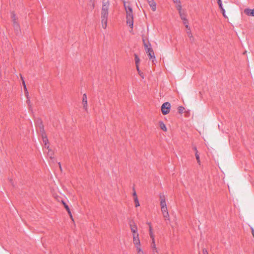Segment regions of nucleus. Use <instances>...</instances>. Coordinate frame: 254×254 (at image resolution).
Returning a JSON list of instances; mask_svg holds the SVG:
<instances>
[{"instance_id": "16", "label": "nucleus", "mask_w": 254, "mask_h": 254, "mask_svg": "<svg viewBox=\"0 0 254 254\" xmlns=\"http://www.w3.org/2000/svg\"><path fill=\"white\" fill-rule=\"evenodd\" d=\"M148 56L150 58V59H152V63H154V61L155 60V57L154 56V52H152L151 53H149L147 54Z\"/></svg>"}, {"instance_id": "22", "label": "nucleus", "mask_w": 254, "mask_h": 254, "mask_svg": "<svg viewBox=\"0 0 254 254\" xmlns=\"http://www.w3.org/2000/svg\"><path fill=\"white\" fill-rule=\"evenodd\" d=\"M178 112L180 113H182L183 112L184 110H185V108L182 106H179L178 108Z\"/></svg>"}, {"instance_id": "8", "label": "nucleus", "mask_w": 254, "mask_h": 254, "mask_svg": "<svg viewBox=\"0 0 254 254\" xmlns=\"http://www.w3.org/2000/svg\"><path fill=\"white\" fill-rule=\"evenodd\" d=\"M244 13L248 15L254 16V8L253 9L246 8L244 10Z\"/></svg>"}, {"instance_id": "32", "label": "nucleus", "mask_w": 254, "mask_h": 254, "mask_svg": "<svg viewBox=\"0 0 254 254\" xmlns=\"http://www.w3.org/2000/svg\"><path fill=\"white\" fill-rule=\"evenodd\" d=\"M138 246H136V249L138 251V252L139 253L140 252H141V249L138 247Z\"/></svg>"}, {"instance_id": "33", "label": "nucleus", "mask_w": 254, "mask_h": 254, "mask_svg": "<svg viewBox=\"0 0 254 254\" xmlns=\"http://www.w3.org/2000/svg\"><path fill=\"white\" fill-rule=\"evenodd\" d=\"M203 254H208L207 251L205 249H203Z\"/></svg>"}, {"instance_id": "34", "label": "nucleus", "mask_w": 254, "mask_h": 254, "mask_svg": "<svg viewBox=\"0 0 254 254\" xmlns=\"http://www.w3.org/2000/svg\"><path fill=\"white\" fill-rule=\"evenodd\" d=\"M67 211L68 214L70 216V217H72V215H71V213L70 209H69V210H67Z\"/></svg>"}, {"instance_id": "4", "label": "nucleus", "mask_w": 254, "mask_h": 254, "mask_svg": "<svg viewBox=\"0 0 254 254\" xmlns=\"http://www.w3.org/2000/svg\"><path fill=\"white\" fill-rule=\"evenodd\" d=\"M147 2H148L150 7H151L152 10L153 11H155L156 10V4L155 2L154 1V0H147Z\"/></svg>"}, {"instance_id": "20", "label": "nucleus", "mask_w": 254, "mask_h": 254, "mask_svg": "<svg viewBox=\"0 0 254 254\" xmlns=\"http://www.w3.org/2000/svg\"><path fill=\"white\" fill-rule=\"evenodd\" d=\"M11 17L12 19V22L16 21V17L15 14L12 12L11 13Z\"/></svg>"}, {"instance_id": "5", "label": "nucleus", "mask_w": 254, "mask_h": 254, "mask_svg": "<svg viewBox=\"0 0 254 254\" xmlns=\"http://www.w3.org/2000/svg\"><path fill=\"white\" fill-rule=\"evenodd\" d=\"M133 235V243L136 246H139L140 245V240L138 238V234H132Z\"/></svg>"}, {"instance_id": "6", "label": "nucleus", "mask_w": 254, "mask_h": 254, "mask_svg": "<svg viewBox=\"0 0 254 254\" xmlns=\"http://www.w3.org/2000/svg\"><path fill=\"white\" fill-rule=\"evenodd\" d=\"M13 26L14 29V31L17 35L19 34L20 32V29L19 24L17 23V21H15L13 22Z\"/></svg>"}, {"instance_id": "38", "label": "nucleus", "mask_w": 254, "mask_h": 254, "mask_svg": "<svg viewBox=\"0 0 254 254\" xmlns=\"http://www.w3.org/2000/svg\"><path fill=\"white\" fill-rule=\"evenodd\" d=\"M27 103H28V104L30 103V100L29 99L27 100Z\"/></svg>"}, {"instance_id": "40", "label": "nucleus", "mask_w": 254, "mask_h": 254, "mask_svg": "<svg viewBox=\"0 0 254 254\" xmlns=\"http://www.w3.org/2000/svg\"><path fill=\"white\" fill-rule=\"evenodd\" d=\"M139 254H141L139 253Z\"/></svg>"}, {"instance_id": "23", "label": "nucleus", "mask_w": 254, "mask_h": 254, "mask_svg": "<svg viewBox=\"0 0 254 254\" xmlns=\"http://www.w3.org/2000/svg\"><path fill=\"white\" fill-rule=\"evenodd\" d=\"M183 23L185 25V26L187 28H190L188 25V21L187 19H186L185 21H183Z\"/></svg>"}, {"instance_id": "10", "label": "nucleus", "mask_w": 254, "mask_h": 254, "mask_svg": "<svg viewBox=\"0 0 254 254\" xmlns=\"http://www.w3.org/2000/svg\"><path fill=\"white\" fill-rule=\"evenodd\" d=\"M178 9L179 10V15L182 20H183V21H185L186 19H187L186 18V15L185 13L182 12L181 7L180 6H179V8H178Z\"/></svg>"}, {"instance_id": "12", "label": "nucleus", "mask_w": 254, "mask_h": 254, "mask_svg": "<svg viewBox=\"0 0 254 254\" xmlns=\"http://www.w3.org/2000/svg\"><path fill=\"white\" fill-rule=\"evenodd\" d=\"M129 225H130V227L131 231L132 233H133V234H138L137 233V227H136V226L135 225H133L131 223H130Z\"/></svg>"}, {"instance_id": "9", "label": "nucleus", "mask_w": 254, "mask_h": 254, "mask_svg": "<svg viewBox=\"0 0 254 254\" xmlns=\"http://www.w3.org/2000/svg\"><path fill=\"white\" fill-rule=\"evenodd\" d=\"M82 102L83 104V108L87 110V98L86 94H84L82 97Z\"/></svg>"}, {"instance_id": "14", "label": "nucleus", "mask_w": 254, "mask_h": 254, "mask_svg": "<svg viewBox=\"0 0 254 254\" xmlns=\"http://www.w3.org/2000/svg\"><path fill=\"white\" fill-rule=\"evenodd\" d=\"M151 248L152 250V252L153 254H155V253H158V251L156 247L155 242H152L151 244Z\"/></svg>"}, {"instance_id": "19", "label": "nucleus", "mask_w": 254, "mask_h": 254, "mask_svg": "<svg viewBox=\"0 0 254 254\" xmlns=\"http://www.w3.org/2000/svg\"><path fill=\"white\" fill-rule=\"evenodd\" d=\"M135 64H136V65L137 69L138 70H139V68H138L137 64H138V63L139 62V58L137 57V56L136 55H135Z\"/></svg>"}, {"instance_id": "35", "label": "nucleus", "mask_w": 254, "mask_h": 254, "mask_svg": "<svg viewBox=\"0 0 254 254\" xmlns=\"http://www.w3.org/2000/svg\"><path fill=\"white\" fill-rule=\"evenodd\" d=\"M252 233L253 236L254 237V230L253 228L252 229Z\"/></svg>"}, {"instance_id": "29", "label": "nucleus", "mask_w": 254, "mask_h": 254, "mask_svg": "<svg viewBox=\"0 0 254 254\" xmlns=\"http://www.w3.org/2000/svg\"><path fill=\"white\" fill-rule=\"evenodd\" d=\"M218 5H219V7L221 8V9L223 11V15H224L225 10L224 9V8L222 7V3H219V4H218Z\"/></svg>"}, {"instance_id": "17", "label": "nucleus", "mask_w": 254, "mask_h": 254, "mask_svg": "<svg viewBox=\"0 0 254 254\" xmlns=\"http://www.w3.org/2000/svg\"><path fill=\"white\" fill-rule=\"evenodd\" d=\"M144 47L147 54L151 53L153 51L151 47H148V45L145 43L144 44Z\"/></svg>"}, {"instance_id": "36", "label": "nucleus", "mask_w": 254, "mask_h": 254, "mask_svg": "<svg viewBox=\"0 0 254 254\" xmlns=\"http://www.w3.org/2000/svg\"><path fill=\"white\" fill-rule=\"evenodd\" d=\"M218 4H219V3H222L221 0H218Z\"/></svg>"}, {"instance_id": "39", "label": "nucleus", "mask_w": 254, "mask_h": 254, "mask_svg": "<svg viewBox=\"0 0 254 254\" xmlns=\"http://www.w3.org/2000/svg\"><path fill=\"white\" fill-rule=\"evenodd\" d=\"M194 149H195V150H196V148L195 147H194Z\"/></svg>"}, {"instance_id": "28", "label": "nucleus", "mask_w": 254, "mask_h": 254, "mask_svg": "<svg viewBox=\"0 0 254 254\" xmlns=\"http://www.w3.org/2000/svg\"><path fill=\"white\" fill-rule=\"evenodd\" d=\"M63 203L65 207V208L66 209V210L67 211V210H69V208L68 207V206L64 202V201H63Z\"/></svg>"}, {"instance_id": "21", "label": "nucleus", "mask_w": 254, "mask_h": 254, "mask_svg": "<svg viewBox=\"0 0 254 254\" xmlns=\"http://www.w3.org/2000/svg\"><path fill=\"white\" fill-rule=\"evenodd\" d=\"M134 202H135V207H138L139 206V201L138 200V198L137 197H135L134 198Z\"/></svg>"}, {"instance_id": "24", "label": "nucleus", "mask_w": 254, "mask_h": 254, "mask_svg": "<svg viewBox=\"0 0 254 254\" xmlns=\"http://www.w3.org/2000/svg\"><path fill=\"white\" fill-rule=\"evenodd\" d=\"M147 224L149 226V233H152V227H151V223L150 222H147Z\"/></svg>"}, {"instance_id": "18", "label": "nucleus", "mask_w": 254, "mask_h": 254, "mask_svg": "<svg viewBox=\"0 0 254 254\" xmlns=\"http://www.w3.org/2000/svg\"><path fill=\"white\" fill-rule=\"evenodd\" d=\"M161 209L167 208L165 199H162L160 201Z\"/></svg>"}, {"instance_id": "7", "label": "nucleus", "mask_w": 254, "mask_h": 254, "mask_svg": "<svg viewBox=\"0 0 254 254\" xmlns=\"http://www.w3.org/2000/svg\"><path fill=\"white\" fill-rule=\"evenodd\" d=\"M161 211L162 212L163 217L165 218V220H169V214L167 208H165V209H161Z\"/></svg>"}, {"instance_id": "1", "label": "nucleus", "mask_w": 254, "mask_h": 254, "mask_svg": "<svg viewBox=\"0 0 254 254\" xmlns=\"http://www.w3.org/2000/svg\"><path fill=\"white\" fill-rule=\"evenodd\" d=\"M110 3L108 1H103L101 10V23L102 28L106 29L107 25L108 9Z\"/></svg>"}, {"instance_id": "25", "label": "nucleus", "mask_w": 254, "mask_h": 254, "mask_svg": "<svg viewBox=\"0 0 254 254\" xmlns=\"http://www.w3.org/2000/svg\"><path fill=\"white\" fill-rule=\"evenodd\" d=\"M149 235H150V238H151L152 242H155L154 236L153 234V232L150 233Z\"/></svg>"}, {"instance_id": "26", "label": "nucleus", "mask_w": 254, "mask_h": 254, "mask_svg": "<svg viewBox=\"0 0 254 254\" xmlns=\"http://www.w3.org/2000/svg\"><path fill=\"white\" fill-rule=\"evenodd\" d=\"M48 149V155L49 156H50V158H52L53 152L52 150H50L49 148Z\"/></svg>"}, {"instance_id": "2", "label": "nucleus", "mask_w": 254, "mask_h": 254, "mask_svg": "<svg viewBox=\"0 0 254 254\" xmlns=\"http://www.w3.org/2000/svg\"><path fill=\"white\" fill-rule=\"evenodd\" d=\"M124 7L126 12V18L127 23L131 28L133 26V13L132 9L129 4H127L124 2Z\"/></svg>"}, {"instance_id": "31", "label": "nucleus", "mask_w": 254, "mask_h": 254, "mask_svg": "<svg viewBox=\"0 0 254 254\" xmlns=\"http://www.w3.org/2000/svg\"><path fill=\"white\" fill-rule=\"evenodd\" d=\"M159 197H160V201L162 199H165V196L163 194H160Z\"/></svg>"}, {"instance_id": "30", "label": "nucleus", "mask_w": 254, "mask_h": 254, "mask_svg": "<svg viewBox=\"0 0 254 254\" xmlns=\"http://www.w3.org/2000/svg\"><path fill=\"white\" fill-rule=\"evenodd\" d=\"M21 79H22V83H23V84L24 88L25 90L26 91H27V89H26V85H25V82H24L22 77L21 76Z\"/></svg>"}, {"instance_id": "15", "label": "nucleus", "mask_w": 254, "mask_h": 254, "mask_svg": "<svg viewBox=\"0 0 254 254\" xmlns=\"http://www.w3.org/2000/svg\"><path fill=\"white\" fill-rule=\"evenodd\" d=\"M159 127H160V128L163 130V131H166L167 130V128L166 127V126L163 123V122L162 121H160L159 122Z\"/></svg>"}, {"instance_id": "27", "label": "nucleus", "mask_w": 254, "mask_h": 254, "mask_svg": "<svg viewBox=\"0 0 254 254\" xmlns=\"http://www.w3.org/2000/svg\"><path fill=\"white\" fill-rule=\"evenodd\" d=\"M195 157H196V160L197 161V162L199 163V162H200L199 156V155L197 153V152H196V153H195Z\"/></svg>"}, {"instance_id": "37", "label": "nucleus", "mask_w": 254, "mask_h": 254, "mask_svg": "<svg viewBox=\"0 0 254 254\" xmlns=\"http://www.w3.org/2000/svg\"><path fill=\"white\" fill-rule=\"evenodd\" d=\"M133 196H134V197H137V196H136V192H135V191L133 192Z\"/></svg>"}, {"instance_id": "13", "label": "nucleus", "mask_w": 254, "mask_h": 254, "mask_svg": "<svg viewBox=\"0 0 254 254\" xmlns=\"http://www.w3.org/2000/svg\"><path fill=\"white\" fill-rule=\"evenodd\" d=\"M187 35L190 38V41L192 42L193 41L194 39H193L192 34L191 33L190 29V28H187Z\"/></svg>"}, {"instance_id": "3", "label": "nucleus", "mask_w": 254, "mask_h": 254, "mask_svg": "<svg viewBox=\"0 0 254 254\" xmlns=\"http://www.w3.org/2000/svg\"><path fill=\"white\" fill-rule=\"evenodd\" d=\"M171 108L170 103L169 102H165L161 106V112L163 115H166L169 113Z\"/></svg>"}, {"instance_id": "11", "label": "nucleus", "mask_w": 254, "mask_h": 254, "mask_svg": "<svg viewBox=\"0 0 254 254\" xmlns=\"http://www.w3.org/2000/svg\"><path fill=\"white\" fill-rule=\"evenodd\" d=\"M42 137L43 138V142L44 143V144H45V148H46L47 149H48L49 148V145H48V138L47 137L45 136V134L44 133H43L42 134Z\"/></svg>"}]
</instances>
